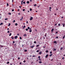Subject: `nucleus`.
<instances>
[{"instance_id":"f257e3e1","label":"nucleus","mask_w":65,"mask_h":65,"mask_svg":"<svg viewBox=\"0 0 65 65\" xmlns=\"http://www.w3.org/2000/svg\"><path fill=\"white\" fill-rule=\"evenodd\" d=\"M32 30V29H31V28H30V29H29V32H30V33L31 32H32V30Z\"/></svg>"},{"instance_id":"f03ea898","label":"nucleus","mask_w":65,"mask_h":65,"mask_svg":"<svg viewBox=\"0 0 65 65\" xmlns=\"http://www.w3.org/2000/svg\"><path fill=\"white\" fill-rule=\"evenodd\" d=\"M33 19V17H31V18H30V20L31 21V20H32Z\"/></svg>"},{"instance_id":"7ed1b4c3","label":"nucleus","mask_w":65,"mask_h":65,"mask_svg":"<svg viewBox=\"0 0 65 65\" xmlns=\"http://www.w3.org/2000/svg\"><path fill=\"white\" fill-rule=\"evenodd\" d=\"M18 36H15L14 37V39H17V38H18Z\"/></svg>"},{"instance_id":"20e7f679","label":"nucleus","mask_w":65,"mask_h":65,"mask_svg":"<svg viewBox=\"0 0 65 65\" xmlns=\"http://www.w3.org/2000/svg\"><path fill=\"white\" fill-rule=\"evenodd\" d=\"M48 55H46L45 56V57L46 58H47V57H48Z\"/></svg>"},{"instance_id":"39448f33","label":"nucleus","mask_w":65,"mask_h":65,"mask_svg":"<svg viewBox=\"0 0 65 65\" xmlns=\"http://www.w3.org/2000/svg\"><path fill=\"white\" fill-rule=\"evenodd\" d=\"M23 19V17H22V18L20 19V21H22Z\"/></svg>"},{"instance_id":"423d86ee","label":"nucleus","mask_w":65,"mask_h":65,"mask_svg":"<svg viewBox=\"0 0 65 65\" xmlns=\"http://www.w3.org/2000/svg\"><path fill=\"white\" fill-rule=\"evenodd\" d=\"M23 36H24L26 37L27 36V35H26V34H25L23 35Z\"/></svg>"},{"instance_id":"0eeeda50","label":"nucleus","mask_w":65,"mask_h":65,"mask_svg":"<svg viewBox=\"0 0 65 65\" xmlns=\"http://www.w3.org/2000/svg\"><path fill=\"white\" fill-rule=\"evenodd\" d=\"M0 46L1 47H3V46L1 45H0Z\"/></svg>"},{"instance_id":"6e6552de","label":"nucleus","mask_w":65,"mask_h":65,"mask_svg":"<svg viewBox=\"0 0 65 65\" xmlns=\"http://www.w3.org/2000/svg\"><path fill=\"white\" fill-rule=\"evenodd\" d=\"M62 25H63V27H64L65 26V24H64L62 23Z\"/></svg>"},{"instance_id":"1a4fd4ad","label":"nucleus","mask_w":65,"mask_h":65,"mask_svg":"<svg viewBox=\"0 0 65 65\" xmlns=\"http://www.w3.org/2000/svg\"><path fill=\"white\" fill-rule=\"evenodd\" d=\"M34 47V46H31L30 47H31L32 48H33V47Z\"/></svg>"},{"instance_id":"9d476101","label":"nucleus","mask_w":65,"mask_h":65,"mask_svg":"<svg viewBox=\"0 0 65 65\" xmlns=\"http://www.w3.org/2000/svg\"><path fill=\"white\" fill-rule=\"evenodd\" d=\"M27 4H29V1H27Z\"/></svg>"},{"instance_id":"9b49d317","label":"nucleus","mask_w":65,"mask_h":65,"mask_svg":"<svg viewBox=\"0 0 65 65\" xmlns=\"http://www.w3.org/2000/svg\"><path fill=\"white\" fill-rule=\"evenodd\" d=\"M15 26H18V24L17 23H16L15 24Z\"/></svg>"},{"instance_id":"f8f14e48","label":"nucleus","mask_w":65,"mask_h":65,"mask_svg":"<svg viewBox=\"0 0 65 65\" xmlns=\"http://www.w3.org/2000/svg\"><path fill=\"white\" fill-rule=\"evenodd\" d=\"M39 63H42V62H41V61H40L39 62Z\"/></svg>"},{"instance_id":"ddd939ff","label":"nucleus","mask_w":65,"mask_h":65,"mask_svg":"<svg viewBox=\"0 0 65 65\" xmlns=\"http://www.w3.org/2000/svg\"><path fill=\"white\" fill-rule=\"evenodd\" d=\"M52 55H53V54H50L49 55V56H50V57H51V56H52Z\"/></svg>"},{"instance_id":"4468645a","label":"nucleus","mask_w":65,"mask_h":65,"mask_svg":"<svg viewBox=\"0 0 65 65\" xmlns=\"http://www.w3.org/2000/svg\"><path fill=\"white\" fill-rule=\"evenodd\" d=\"M54 31V29H52L51 30L52 32H53Z\"/></svg>"},{"instance_id":"2eb2a0df","label":"nucleus","mask_w":65,"mask_h":65,"mask_svg":"<svg viewBox=\"0 0 65 65\" xmlns=\"http://www.w3.org/2000/svg\"><path fill=\"white\" fill-rule=\"evenodd\" d=\"M41 54V51L39 53V54H40H40Z\"/></svg>"},{"instance_id":"dca6fc26","label":"nucleus","mask_w":65,"mask_h":65,"mask_svg":"<svg viewBox=\"0 0 65 65\" xmlns=\"http://www.w3.org/2000/svg\"><path fill=\"white\" fill-rule=\"evenodd\" d=\"M54 43H57V41H54Z\"/></svg>"},{"instance_id":"f3484780","label":"nucleus","mask_w":65,"mask_h":65,"mask_svg":"<svg viewBox=\"0 0 65 65\" xmlns=\"http://www.w3.org/2000/svg\"><path fill=\"white\" fill-rule=\"evenodd\" d=\"M3 23H1L0 24V25H3Z\"/></svg>"},{"instance_id":"a211bd4d","label":"nucleus","mask_w":65,"mask_h":65,"mask_svg":"<svg viewBox=\"0 0 65 65\" xmlns=\"http://www.w3.org/2000/svg\"><path fill=\"white\" fill-rule=\"evenodd\" d=\"M30 29V27H28V28H27V29Z\"/></svg>"},{"instance_id":"6ab92c4d","label":"nucleus","mask_w":65,"mask_h":65,"mask_svg":"<svg viewBox=\"0 0 65 65\" xmlns=\"http://www.w3.org/2000/svg\"><path fill=\"white\" fill-rule=\"evenodd\" d=\"M11 33H10L9 35V36H11Z\"/></svg>"},{"instance_id":"aec40b11","label":"nucleus","mask_w":65,"mask_h":65,"mask_svg":"<svg viewBox=\"0 0 65 65\" xmlns=\"http://www.w3.org/2000/svg\"><path fill=\"white\" fill-rule=\"evenodd\" d=\"M63 48L62 47H61L60 48V50H62L63 49Z\"/></svg>"},{"instance_id":"412c9836","label":"nucleus","mask_w":65,"mask_h":65,"mask_svg":"<svg viewBox=\"0 0 65 65\" xmlns=\"http://www.w3.org/2000/svg\"><path fill=\"white\" fill-rule=\"evenodd\" d=\"M5 20H8V19L7 18L5 19Z\"/></svg>"},{"instance_id":"4be33fe9","label":"nucleus","mask_w":65,"mask_h":65,"mask_svg":"<svg viewBox=\"0 0 65 65\" xmlns=\"http://www.w3.org/2000/svg\"><path fill=\"white\" fill-rule=\"evenodd\" d=\"M34 7H35L36 6V4H35L34 5Z\"/></svg>"},{"instance_id":"5701e85b","label":"nucleus","mask_w":65,"mask_h":65,"mask_svg":"<svg viewBox=\"0 0 65 65\" xmlns=\"http://www.w3.org/2000/svg\"><path fill=\"white\" fill-rule=\"evenodd\" d=\"M26 31H28V29H25Z\"/></svg>"},{"instance_id":"b1692460","label":"nucleus","mask_w":65,"mask_h":65,"mask_svg":"<svg viewBox=\"0 0 65 65\" xmlns=\"http://www.w3.org/2000/svg\"><path fill=\"white\" fill-rule=\"evenodd\" d=\"M54 51H56V49H55V48H54L53 49Z\"/></svg>"},{"instance_id":"393cba45","label":"nucleus","mask_w":65,"mask_h":65,"mask_svg":"<svg viewBox=\"0 0 65 65\" xmlns=\"http://www.w3.org/2000/svg\"><path fill=\"white\" fill-rule=\"evenodd\" d=\"M10 23H9V25H8V26H10Z\"/></svg>"},{"instance_id":"a878e982","label":"nucleus","mask_w":65,"mask_h":65,"mask_svg":"<svg viewBox=\"0 0 65 65\" xmlns=\"http://www.w3.org/2000/svg\"><path fill=\"white\" fill-rule=\"evenodd\" d=\"M39 45H38L36 46V47H38V46H39Z\"/></svg>"},{"instance_id":"bb28decb","label":"nucleus","mask_w":65,"mask_h":65,"mask_svg":"<svg viewBox=\"0 0 65 65\" xmlns=\"http://www.w3.org/2000/svg\"><path fill=\"white\" fill-rule=\"evenodd\" d=\"M32 57H36V56L35 55H33L32 56Z\"/></svg>"},{"instance_id":"cd10ccee","label":"nucleus","mask_w":65,"mask_h":65,"mask_svg":"<svg viewBox=\"0 0 65 65\" xmlns=\"http://www.w3.org/2000/svg\"><path fill=\"white\" fill-rule=\"evenodd\" d=\"M8 14H10V15H11V13H9Z\"/></svg>"},{"instance_id":"c85d7f7f","label":"nucleus","mask_w":65,"mask_h":65,"mask_svg":"<svg viewBox=\"0 0 65 65\" xmlns=\"http://www.w3.org/2000/svg\"><path fill=\"white\" fill-rule=\"evenodd\" d=\"M48 51L47 50V51H46V53H48Z\"/></svg>"},{"instance_id":"c756f323","label":"nucleus","mask_w":65,"mask_h":65,"mask_svg":"<svg viewBox=\"0 0 65 65\" xmlns=\"http://www.w3.org/2000/svg\"><path fill=\"white\" fill-rule=\"evenodd\" d=\"M24 52H27V50H25Z\"/></svg>"},{"instance_id":"7c9ffc66","label":"nucleus","mask_w":65,"mask_h":65,"mask_svg":"<svg viewBox=\"0 0 65 65\" xmlns=\"http://www.w3.org/2000/svg\"><path fill=\"white\" fill-rule=\"evenodd\" d=\"M39 61H41V59L40 58H39Z\"/></svg>"},{"instance_id":"2f4dec72","label":"nucleus","mask_w":65,"mask_h":65,"mask_svg":"<svg viewBox=\"0 0 65 65\" xmlns=\"http://www.w3.org/2000/svg\"><path fill=\"white\" fill-rule=\"evenodd\" d=\"M9 62H7V64H9Z\"/></svg>"},{"instance_id":"473e14b6","label":"nucleus","mask_w":65,"mask_h":65,"mask_svg":"<svg viewBox=\"0 0 65 65\" xmlns=\"http://www.w3.org/2000/svg\"><path fill=\"white\" fill-rule=\"evenodd\" d=\"M20 39H22V37H20Z\"/></svg>"},{"instance_id":"72a5a7b5","label":"nucleus","mask_w":65,"mask_h":65,"mask_svg":"<svg viewBox=\"0 0 65 65\" xmlns=\"http://www.w3.org/2000/svg\"><path fill=\"white\" fill-rule=\"evenodd\" d=\"M49 8H50V9H51L52 8H51V7H50Z\"/></svg>"},{"instance_id":"f704fd0d","label":"nucleus","mask_w":65,"mask_h":65,"mask_svg":"<svg viewBox=\"0 0 65 65\" xmlns=\"http://www.w3.org/2000/svg\"><path fill=\"white\" fill-rule=\"evenodd\" d=\"M38 58H40V56H38Z\"/></svg>"},{"instance_id":"c9c22d12","label":"nucleus","mask_w":65,"mask_h":65,"mask_svg":"<svg viewBox=\"0 0 65 65\" xmlns=\"http://www.w3.org/2000/svg\"><path fill=\"white\" fill-rule=\"evenodd\" d=\"M25 9H23V11H25Z\"/></svg>"},{"instance_id":"e433bc0d","label":"nucleus","mask_w":65,"mask_h":65,"mask_svg":"<svg viewBox=\"0 0 65 65\" xmlns=\"http://www.w3.org/2000/svg\"><path fill=\"white\" fill-rule=\"evenodd\" d=\"M23 4H25V2H23Z\"/></svg>"},{"instance_id":"4c0bfd02","label":"nucleus","mask_w":65,"mask_h":65,"mask_svg":"<svg viewBox=\"0 0 65 65\" xmlns=\"http://www.w3.org/2000/svg\"><path fill=\"white\" fill-rule=\"evenodd\" d=\"M36 41H35L34 42V43H36Z\"/></svg>"},{"instance_id":"58836bf2","label":"nucleus","mask_w":65,"mask_h":65,"mask_svg":"<svg viewBox=\"0 0 65 65\" xmlns=\"http://www.w3.org/2000/svg\"><path fill=\"white\" fill-rule=\"evenodd\" d=\"M50 53L51 54H52V52H50Z\"/></svg>"},{"instance_id":"ea45409f","label":"nucleus","mask_w":65,"mask_h":65,"mask_svg":"<svg viewBox=\"0 0 65 65\" xmlns=\"http://www.w3.org/2000/svg\"><path fill=\"white\" fill-rule=\"evenodd\" d=\"M15 22V20H14L13 22V23H14Z\"/></svg>"},{"instance_id":"a19ab883","label":"nucleus","mask_w":65,"mask_h":65,"mask_svg":"<svg viewBox=\"0 0 65 65\" xmlns=\"http://www.w3.org/2000/svg\"><path fill=\"white\" fill-rule=\"evenodd\" d=\"M12 39H14V38H13V37H12Z\"/></svg>"},{"instance_id":"79ce46f5","label":"nucleus","mask_w":65,"mask_h":65,"mask_svg":"<svg viewBox=\"0 0 65 65\" xmlns=\"http://www.w3.org/2000/svg\"><path fill=\"white\" fill-rule=\"evenodd\" d=\"M8 33H9V31H8Z\"/></svg>"},{"instance_id":"37998d69","label":"nucleus","mask_w":65,"mask_h":65,"mask_svg":"<svg viewBox=\"0 0 65 65\" xmlns=\"http://www.w3.org/2000/svg\"><path fill=\"white\" fill-rule=\"evenodd\" d=\"M8 5H9L7 3V6H8Z\"/></svg>"},{"instance_id":"c03bdc74","label":"nucleus","mask_w":65,"mask_h":65,"mask_svg":"<svg viewBox=\"0 0 65 65\" xmlns=\"http://www.w3.org/2000/svg\"><path fill=\"white\" fill-rule=\"evenodd\" d=\"M30 11H31L32 10V9H30Z\"/></svg>"},{"instance_id":"a18cd8bd","label":"nucleus","mask_w":65,"mask_h":65,"mask_svg":"<svg viewBox=\"0 0 65 65\" xmlns=\"http://www.w3.org/2000/svg\"><path fill=\"white\" fill-rule=\"evenodd\" d=\"M65 38V37L63 36V39H64V38Z\"/></svg>"},{"instance_id":"49530a36","label":"nucleus","mask_w":65,"mask_h":65,"mask_svg":"<svg viewBox=\"0 0 65 65\" xmlns=\"http://www.w3.org/2000/svg\"><path fill=\"white\" fill-rule=\"evenodd\" d=\"M13 43H15V42H14V41H13Z\"/></svg>"},{"instance_id":"de8ad7c7","label":"nucleus","mask_w":65,"mask_h":65,"mask_svg":"<svg viewBox=\"0 0 65 65\" xmlns=\"http://www.w3.org/2000/svg\"><path fill=\"white\" fill-rule=\"evenodd\" d=\"M14 11V9H13L12 10V11Z\"/></svg>"},{"instance_id":"09e8293b","label":"nucleus","mask_w":65,"mask_h":65,"mask_svg":"<svg viewBox=\"0 0 65 65\" xmlns=\"http://www.w3.org/2000/svg\"><path fill=\"white\" fill-rule=\"evenodd\" d=\"M37 52H39V51L38 50H37Z\"/></svg>"},{"instance_id":"8fccbe9b","label":"nucleus","mask_w":65,"mask_h":65,"mask_svg":"<svg viewBox=\"0 0 65 65\" xmlns=\"http://www.w3.org/2000/svg\"><path fill=\"white\" fill-rule=\"evenodd\" d=\"M26 23H27V24H28V21H27Z\"/></svg>"},{"instance_id":"3c124183","label":"nucleus","mask_w":65,"mask_h":65,"mask_svg":"<svg viewBox=\"0 0 65 65\" xmlns=\"http://www.w3.org/2000/svg\"><path fill=\"white\" fill-rule=\"evenodd\" d=\"M18 60H20V57L18 58Z\"/></svg>"},{"instance_id":"603ef678","label":"nucleus","mask_w":65,"mask_h":65,"mask_svg":"<svg viewBox=\"0 0 65 65\" xmlns=\"http://www.w3.org/2000/svg\"><path fill=\"white\" fill-rule=\"evenodd\" d=\"M58 26H60V24H58Z\"/></svg>"},{"instance_id":"864d4df0","label":"nucleus","mask_w":65,"mask_h":65,"mask_svg":"<svg viewBox=\"0 0 65 65\" xmlns=\"http://www.w3.org/2000/svg\"><path fill=\"white\" fill-rule=\"evenodd\" d=\"M57 24H55V26H56V25H57Z\"/></svg>"},{"instance_id":"5fc2aeb1","label":"nucleus","mask_w":65,"mask_h":65,"mask_svg":"<svg viewBox=\"0 0 65 65\" xmlns=\"http://www.w3.org/2000/svg\"><path fill=\"white\" fill-rule=\"evenodd\" d=\"M30 2H32V0H30Z\"/></svg>"},{"instance_id":"6e6d98bb","label":"nucleus","mask_w":65,"mask_h":65,"mask_svg":"<svg viewBox=\"0 0 65 65\" xmlns=\"http://www.w3.org/2000/svg\"><path fill=\"white\" fill-rule=\"evenodd\" d=\"M26 62V61H25V60L24 61H23V62Z\"/></svg>"},{"instance_id":"4d7b16f0","label":"nucleus","mask_w":65,"mask_h":65,"mask_svg":"<svg viewBox=\"0 0 65 65\" xmlns=\"http://www.w3.org/2000/svg\"><path fill=\"white\" fill-rule=\"evenodd\" d=\"M24 28H26V26H24Z\"/></svg>"},{"instance_id":"13d9d810","label":"nucleus","mask_w":65,"mask_h":65,"mask_svg":"<svg viewBox=\"0 0 65 65\" xmlns=\"http://www.w3.org/2000/svg\"><path fill=\"white\" fill-rule=\"evenodd\" d=\"M56 38H58V37H56Z\"/></svg>"},{"instance_id":"bf43d9fd","label":"nucleus","mask_w":65,"mask_h":65,"mask_svg":"<svg viewBox=\"0 0 65 65\" xmlns=\"http://www.w3.org/2000/svg\"><path fill=\"white\" fill-rule=\"evenodd\" d=\"M62 59H64V57H62Z\"/></svg>"},{"instance_id":"052dcab7","label":"nucleus","mask_w":65,"mask_h":65,"mask_svg":"<svg viewBox=\"0 0 65 65\" xmlns=\"http://www.w3.org/2000/svg\"><path fill=\"white\" fill-rule=\"evenodd\" d=\"M56 34H57V33H58V32H56Z\"/></svg>"},{"instance_id":"680f3d73","label":"nucleus","mask_w":65,"mask_h":65,"mask_svg":"<svg viewBox=\"0 0 65 65\" xmlns=\"http://www.w3.org/2000/svg\"><path fill=\"white\" fill-rule=\"evenodd\" d=\"M9 28H7V30H9Z\"/></svg>"},{"instance_id":"e2e57ef3","label":"nucleus","mask_w":65,"mask_h":65,"mask_svg":"<svg viewBox=\"0 0 65 65\" xmlns=\"http://www.w3.org/2000/svg\"><path fill=\"white\" fill-rule=\"evenodd\" d=\"M1 19V17L0 16V19Z\"/></svg>"},{"instance_id":"0e129e2a","label":"nucleus","mask_w":65,"mask_h":65,"mask_svg":"<svg viewBox=\"0 0 65 65\" xmlns=\"http://www.w3.org/2000/svg\"><path fill=\"white\" fill-rule=\"evenodd\" d=\"M18 14V15H20V13H19Z\"/></svg>"},{"instance_id":"69168bd1","label":"nucleus","mask_w":65,"mask_h":65,"mask_svg":"<svg viewBox=\"0 0 65 65\" xmlns=\"http://www.w3.org/2000/svg\"><path fill=\"white\" fill-rule=\"evenodd\" d=\"M23 1H21V3H23Z\"/></svg>"},{"instance_id":"338daca9","label":"nucleus","mask_w":65,"mask_h":65,"mask_svg":"<svg viewBox=\"0 0 65 65\" xmlns=\"http://www.w3.org/2000/svg\"><path fill=\"white\" fill-rule=\"evenodd\" d=\"M20 64H22V63L20 62Z\"/></svg>"},{"instance_id":"774afa93","label":"nucleus","mask_w":65,"mask_h":65,"mask_svg":"<svg viewBox=\"0 0 65 65\" xmlns=\"http://www.w3.org/2000/svg\"><path fill=\"white\" fill-rule=\"evenodd\" d=\"M43 47L44 48H45V47L43 46Z\"/></svg>"}]
</instances>
